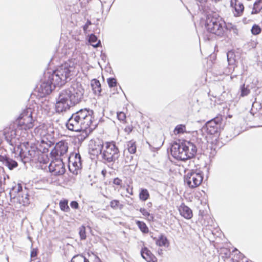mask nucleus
<instances>
[{"label": "nucleus", "instance_id": "nucleus-1", "mask_svg": "<svg viewBox=\"0 0 262 262\" xmlns=\"http://www.w3.org/2000/svg\"><path fill=\"white\" fill-rule=\"evenodd\" d=\"M78 72L77 59H69L58 67L52 73L46 74L48 80L40 84L38 88V92L43 96L50 94L56 86H60L64 84L68 79H71L72 77L76 75Z\"/></svg>", "mask_w": 262, "mask_h": 262}, {"label": "nucleus", "instance_id": "nucleus-2", "mask_svg": "<svg viewBox=\"0 0 262 262\" xmlns=\"http://www.w3.org/2000/svg\"><path fill=\"white\" fill-rule=\"evenodd\" d=\"M84 93L83 86L78 82H73L69 88L62 90L56 99V112H66L71 107L80 103L83 98Z\"/></svg>", "mask_w": 262, "mask_h": 262}, {"label": "nucleus", "instance_id": "nucleus-3", "mask_svg": "<svg viewBox=\"0 0 262 262\" xmlns=\"http://www.w3.org/2000/svg\"><path fill=\"white\" fill-rule=\"evenodd\" d=\"M92 116L86 109L73 114L68 119L66 126L69 130L76 132L85 130L92 123Z\"/></svg>", "mask_w": 262, "mask_h": 262}, {"label": "nucleus", "instance_id": "nucleus-4", "mask_svg": "<svg viewBox=\"0 0 262 262\" xmlns=\"http://www.w3.org/2000/svg\"><path fill=\"white\" fill-rule=\"evenodd\" d=\"M196 146L190 141L186 140L179 143H173L171 147L172 157L179 160L185 161L193 158L196 154Z\"/></svg>", "mask_w": 262, "mask_h": 262}, {"label": "nucleus", "instance_id": "nucleus-5", "mask_svg": "<svg viewBox=\"0 0 262 262\" xmlns=\"http://www.w3.org/2000/svg\"><path fill=\"white\" fill-rule=\"evenodd\" d=\"M205 27L208 32L222 36L226 29V23L220 16H210L206 19Z\"/></svg>", "mask_w": 262, "mask_h": 262}, {"label": "nucleus", "instance_id": "nucleus-6", "mask_svg": "<svg viewBox=\"0 0 262 262\" xmlns=\"http://www.w3.org/2000/svg\"><path fill=\"white\" fill-rule=\"evenodd\" d=\"M21 150L19 156L24 163L38 159L41 149L38 150L35 145L30 146L29 142H24L20 145Z\"/></svg>", "mask_w": 262, "mask_h": 262}, {"label": "nucleus", "instance_id": "nucleus-7", "mask_svg": "<svg viewBox=\"0 0 262 262\" xmlns=\"http://www.w3.org/2000/svg\"><path fill=\"white\" fill-rule=\"evenodd\" d=\"M119 150L113 142H106L104 144L102 158L104 163L113 164L119 157Z\"/></svg>", "mask_w": 262, "mask_h": 262}, {"label": "nucleus", "instance_id": "nucleus-8", "mask_svg": "<svg viewBox=\"0 0 262 262\" xmlns=\"http://www.w3.org/2000/svg\"><path fill=\"white\" fill-rule=\"evenodd\" d=\"M33 121L32 109L29 107L27 108L23 112L14 123L17 126V128L20 129L23 132V130H26L33 127Z\"/></svg>", "mask_w": 262, "mask_h": 262}, {"label": "nucleus", "instance_id": "nucleus-9", "mask_svg": "<svg viewBox=\"0 0 262 262\" xmlns=\"http://www.w3.org/2000/svg\"><path fill=\"white\" fill-rule=\"evenodd\" d=\"M23 132L17 128L15 123L11 124L9 127L5 129L4 134L7 141L12 146H19L20 144L19 137H24Z\"/></svg>", "mask_w": 262, "mask_h": 262}, {"label": "nucleus", "instance_id": "nucleus-10", "mask_svg": "<svg viewBox=\"0 0 262 262\" xmlns=\"http://www.w3.org/2000/svg\"><path fill=\"white\" fill-rule=\"evenodd\" d=\"M184 182L190 188H195L200 186L203 180L202 172L189 171L184 176Z\"/></svg>", "mask_w": 262, "mask_h": 262}, {"label": "nucleus", "instance_id": "nucleus-11", "mask_svg": "<svg viewBox=\"0 0 262 262\" xmlns=\"http://www.w3.org/2000/svg\"><path fill=\"white\" fill-rule=\"evenodd\" d=\"M50 171L54 176L63 174L66 171L65 166L62 159L52 161L49 166Z\"/></svg>", "mask_w": 262, "mask_h": 262}, {"label": "nucleus", "instance_id": "nucleus-12", "mask_svg": "<svg viewBox=\"0 0 262 262\" xmlns=\"http://www.w3.org/2000/svg\"><path fill=\"white\" fill-rule=\"evenodd\" d=\"M104 147L103 142L99 139L91 140L89 144V153L94 156L102 154V149Z\"/></svg>", "mask_w": 262, "mask_h": 262}, {"label": "nucleus", "instance_id": "nucleus-13", "mask_svg": "<svg viewBox=\"0 0 262 262\" xmlns=\"http://www.w3.org/2000/svg\"><path fill=\"white\" fill-rule=\"evenodd\" d=\"M222 117L217 116L206 123V130L208 134L214 135L218 133L222 123Z\"/></svg>", "mask_w": 262, "mask_h": 262}, {"label": "nucleus", "instance_id": "nucleus-14", "mask_svg": "<svg viewBox=\"0 0 262 262\" xmlns=\"http://www.w3.org/2000/svg\"><path fill=\"white\" fill-rule=\"evenodd\" d=\"M68 150V143L61 141L56 144L54 149L51 152V155L54 157L64 156L67 154Z\"/></svg>", "mask_w": 262, "mask_h": 262}, {"label": "nucleus", "instance_id": "nucleus-15", "mask_svg": "<svg viewBox=\"0 0 262 262\" xmlns=\"http://www.w3.org/2000/svg\"><path fill=\"white\" fill-rule=\"evenodd\" d=\"M0 163L7 167L9 170H13L18 166L16 161L6 156L0 155Z\"/></svg>", "mask_w": 262, "mask_h": 262}, {"label": "nucleus", "instance_id": "nucleus-16", "mask_svg": "<svg viewBox=\"0 0 262 262\" xmlns=\"http://www.w3.org/2000/svg\"><path fill=\"white\" fill-rule=\"evenodd\" d=\"M231 6L235 10V12H234V16H238L242 14L244 7L241 2L238 0H231Z\"/></svg>", "mask_w": 262, "mask_h": 262}, {"label": "nucleus", "instance_id": "nucleus-17", "mask_svg": "<svg viewBox=\"0 0 262 262\" xmlns=\"http://www.w3.org/2000/svg\"><path fill=\"white\" fill-rule=\"evenodd\" d=\"M123 156L124 158V161L128 166H131L135 169L137 166V163L136 161L134 160V156L132 154L126 152V150L125 149L123 151Z\"/></svg>", "mask_w": 262, "mask_h": 262}, {"label": "nucleus", "instance_id": "nucleus-18", "mask_svg": "<svg viewBox=\"0 0 262 262\" xmlns=\"http://www.w3.org/2000/svg\"><path fill=\"white\" fill-rule=\"evenodd\" d=\"M142 257L147 262H156L157 259L156 257L151 253V252L147 248L144 247L141 251Z\"/></svg>", "mask_w": 262, "mask_h": 262}, {"label": "nucleus", "instance_id": "nucleus-19", "mask_svg": "<svg viewBox=\"0 0 262 262\" xmlns=\"http://www.w3.org/2000/svg\"><path fill=\"white\" fill-rule=\"evenodd\" d=\"M179 211L180 214L185 219H190L193 216L191 209L184 204L180 206Z\"/></svg>", "mask_w": 262, "mask_h": 262}, {"label": "nucleus", "instance_id": "nucleus-20", "mask_svg": "<svg viewBox=\"0 0 262 262\" xmlns=\"http://www.w3.org/2000/svg\"><path fill=\"white\" fill-rule=\"evenodd\" d=\"M46 126L43 125H39L34 129L32 136L40 137L41 139L46 137L47 134Z\"/></svg>", "mask_w": 262, "mask_h": 262}, {"label": "nucleus", "instance_id": "nucleus-21", "mask_svg": "<svg viewBox=\"0 0 262 262\" xmlns=\"http://www.w3.org/2000/svg\"><path fill=\"white\" fill-rule=\"evenodd\" d=\"M54 144V143L49 140L47 137L40 139V146L42 148V152L48 151L49 148Z\"/></svg>", "mask_w": 262, "mask_h": 262}, {"label": "nucleus", "instance_id": "nucleus-22", "mask_svg": "<svg viewBox=\"0 0 262 262\" xmlns=\"http://www.w3.org/2000/svg\"><path fill=\"white\" fill-rule=\"evenodd\" d=\"M91 85L94 93L96 95H99L101 91L99 81L94 79L91 81Z\"/></svg>", "mask_w": 262, "mask_h": 262}, {"label": "nucleus", "instance_id": "nucleus-23", "mask_svg": "<svg viewBox=\"0 0 262 262\" xmlns=\"http://www.w3.org/2000/svg\"><path fill=\"white\" fill-rule=\"evenodd\" d=\"M17 199L19 203L24 206L27 205L30 203L29 195L26 193L22 195L19 193Z\"/></svg>", "mask_w": 262, "mask_h": 262}, {"label": "nucleus", "instance_id": "nucleus-24", "mask_svg": "<svg viewBox=\"0 0 262 262\" xmlns=\"http://www.w3.org/2000/svg\"><path fill=\"white\" fill-rule=\"evenodd\" d=\"M126 152L134 154L136 152V142L133 140L129 141L126 144Z\"/></svg>", "mask_w": 262, "mask_h": 262}, {"label": "nucleus", "instance_id": "nucleus-25", "mask_svg": "<svg viewBox=\"0 0 262 262\" xmlns=\"http://www.w3.org/2000/svg\"><path fill=\"white\" fill-rule=\"evenodd\" d=\"M262 9V0H256L253 5L252 14H257Z\"/></svg>", "mask_w": 262, "mask_h": 262}, {"label": "nucleus", "instance_id": "nucleus-26", "mask_svg": "<svg viewBox=\"0 0 262 262\" xmlns=\"http://www.w3.org/2000/svg\"><path fill=\"white\" fill-rule=\"evenodd\" d=\"M156 244L160 247L168 246V244L167 238L163 235H161L159 239L156 241Z\"/></svg>", "mask_w": 262, "mask_h": 262}, {"label": "nucleus", "instance_id": "nucleus-27", "mask_svg": "<svg viewBox=\"0 0 262 262\" xmlns=\"http://www.w3.org/2000/svg\"><path fill=\"white\" fill-rule=\"evenodd\" d=\"M71 262H89V261L83 255L77 254L73 257Z\"/></svg>", "mask_w": 262, "mask_h": 262}, {"label": "nucleus", "instance_id": "nucleus-28", "mask_svg": "<svg viewBox=\"0 0 262 262\" xmlns=\"http://www.w3.org/2000/svg\"><path fill=\"white\" fill-rule=\"evenodd\" d=\"M149 196V194L146 189H142L139 193V198L143 201H146Z\"/></svg>", "mask_w": 262, "mask_h": 262}, {"label": "nucleus", "instance_id": "nucleus-29", "mask_svg": "<svg viewBox=\"0 0 262 262\" xmlns=\"http://www.w3.org/2000/svg\"><path fill=\"white\" fill-rule=\"evenodd\" d=\"M97 37L94 34H91L89 37V42L91 43V45L93 47H98L100 45V41L99 40L98 42H97Z\"/></svg>", "mask_w": 262, "mask_h": 262}, {"label": "nucleus", "instance_id": "nucleus-30", "mask_svg": "<svg viewBox=\"0 0 262 262\" xmlns=\"http://www.w3.org/2000/svg\"><path fill=\"white\" fill-rule=\"evenodd\" d=\"M186 132V126L183 124L178 125L174 129V133L175 135L183 134Z\"/></svg>", "mask_w": 262, "mask_h": 262}, {"label": "nucleus", "instance_id": "nucleus-31", "mask_svg": "<svg viewBox=\"0 0 262 262\" xmlns=\"http://www.w3.org/2000/svg\"><path fill=\"white\" fill-rule=\"evenodd\" d=\"M136 224L143 233H146L148 232V228L144 222L138 221L136 222Z\"/></svg>", "mask_w": 262, "mask_h": 262}, {"label": "nucleus", "instance_id": "nucleus-32", "mask_svg": "<svg viewBox=\"0 0 262 262\" xmlns=\"http://www.w3.org/2000/svg\"><path fill=\"white\" fill-rule=\"evenodd\" d=\"M67 200L61 201L59 203V206L61 210L64 212H69L70 210L68 205Z\"/></svg>", "mask_w": 262, "mask_h": 262}, {"label": "nucleus", "instance_id": "nucleus-33", "mask_svg": "<svg viewBox=\"0 0 262 262\" xmlns=\"http://www.w3.org/2000/svg\"><path fill=\"white\" fill-rule=\"evenodd\" d=\"M6 178L9 179V176L7 175H4L3 177L0 176V193H2L5 191V185Z\"/></svg>", "mask_w": 262, "mask_h": 262}, {"label": "nucleus", "instance_id": "nucleus-34", "mask_svg": "<svg viewBox=\"0 0 262 262\" xmlns=\"http://www.w3.org/2000/svg\"><path fill=\"white\" fill-rule=\"evenodd\" d=\"M110 206L114 209H121L123 207V205L120 204L118 200H114L110 202Z\"/></svg>", "mask_w": 262, "mask_h": 262}, {"label": "nucleus", "instance_id": "nucleus-35", "mask_svg": "<svg viewBox=\"0 0 262 262\" xmlns=\"http://www.w3.org/2000/svg\"><path fill=\"white\" fill-rule=\"evenodd\" d=\"M75 159V160L73 162V165L76 168H78L81 166V157L79 154H76Z\"/></svg>", "mask_w": 262, "mask_h": 262}, {"label": "nucleus", "instance_id": "nucleus-36", "mask_svg": "<svg viewBox=\"0 0 262 262\" xmlns=\"http://www.w3.org/2000/svg\"><path fill=\"white\" fill-rule=\"evenodd\" d=\"M140 211L144 216L147 217L148 221H153L154 216L150 214L146 209L141 208Z\"/></svg>", "mask_w": 262, "mask_h": 262}, {"label": "nucleus", "instance_id": "nucleus-37", "mask_svg": "<svg viewBox=\"0 0 262 262\" xmlns=\"http://www.w3.org/2000/svg\"><path fill=\"white\" fill-rule=\"evenodd\" d=\"M51 104L49 102H46L43 103V104L41 105V108L44 111V113L46 114H48L51 110Z\"/></svg>", "mask_w": 262, "mask_h": 262}, {"label": "nucleus", "instance_id": "nucleus-38", "mask_svg": "<svg viewBox=\"0 0 262 262\" xmlns=\"http://www.w3.org/2000/svg\"><path fill=\"white\" fill-rule=\"evenodd\" d=\"M261 32V29L258 25H254L251 29V32L253 35H258Z\"/></svg>", "mask_w": 262, "mask_h": 262}, {"label": "nucleus", "instance_id": "nucleus-39", "mask_svg": "<svg viewBox=\"0 0 262 262\" xmlns=\"http://www.w3.org/2000/svg\"><path fill=\"white\" fill-rule=\"evenodd\" d=\"M79 233L81 239L86 238L85 228L84 226H81L79 228Z\"/></svg>", "mask_w": 262, "mask_h": 262}, {"label": "nucleus", "instance_id": "nucleus-40", "mask_svg": "<svg viewBox=\"0 0 262 262\" xmlns=\"http://www.w3.org/2000/svg\"><path fill=\"white\" fill-rule=\"evenodd\" d=\"M233 56V53L231 52H229L227 54V59L229 64H233L235 62V60L232 56Z\"/></svg>", "mask_w": 262, "mask_h": 262}, {"label": "nucleus", "instance_id": "nucleus-41", "mask_svg": "<svg viewBox=\"0 0 262 262\" xmlns=\"http://www.w3.org/2000/svg\"><path fill=\"white\" fill-rule=\"evenodd\" d=\"M107 81L110 88L114 87L117 84L116 80L114 78H108Z\"/></svg>", "mask_w": 262, "mask_h": 262}, {"label": "nucleus", "instance_id": "nucleus-42", "mask_svg": "<svg viewBox=\"0 0 262 262\" xmlns=\"http://www.w3.org/2000/svg\"><path fill=\"white\" fill-rule=\"evenodd\" d=\"M117 117L119 120L124 121L126 118V115L123 112H119L117 113Z\"/></svg>", "mask_w": 262, "mask_h": 262}, {"label": "nucleus", "instance_id": "nucleus-43", "mask_svg": "<svg viewBox=\"0 0 262 262\" xmlns=\"http://www.w3.org/2000/svg\"><path fill=\"white\" fill-rule=\"evenodd\" d=\"M37 255V250L36 249H33L31 252V260L32 261Z\"/></svg>", "mask_w": 262, "mask_h": 262}, {"label": "nucleus", "instance_id": "nucleus-44", "mask_svg": "<svg viewBox=\"0 0 262 262\" xmlns=\"http://www.w3.org/2000/svg\"><path fill=\"white\" fill-rule=\"evenodd\" d=\"M96 216L97 217L99 218V219H102V218H107L105 214L104 213V212H97L96 214Z\"/></svg>", "mask_w": 262, "mask_h": 262}, {"label": "nucleus", "instance_id": "nucleus-45", "mask_svg": "<svg viewBox=\"0 0 262 262\" xmlns=\"http://www.w3.org/2000/svg\"><path fill=\"white\" fill-rule=\"evenodd\" d=\"M70 206L72 208L78 209L79 207L78 203L75 201H72L70 203Z\"/></svg>", "mask_w": 262, "mask_h": 262}, {"label": "nucleus", "instance_id": "nucleus-46", "mask_svg": "<svg viewBox=\"0 0 262 262\" xmlns=\"http://www.w3.org/2000/svg\"><path fill=\"white\" fill-rule=\"evenodd\" d=\"M249 90L246 88H243L242 89L241 95L242 96H247L249 93Z\"/></svg>", "mask_w": 262, "mask_h": 262}, {"label": "nucleus", "instance_id": "nucleus-47", "mask_svg": "<svg viewBox=\"0 0 262 262\" xmlns=\"http://www.w3.org/2000/svg\"><path fill=\"white\" fill-rule=\"evenodd\" d=\"M113 183L115 185L120 186L121 185L122 183V180L118 178H116L114 179L113 180Z\"/></svg>", "mask_w": 262, "mask_h": 262}, {"label": "nucleus", "instance_id": "nucleus-48", "mask_svg": "<svg viewBox=\"0 0 262 262\" xmlns=\"http://www.w3.org/2000/svg\"><path fill=\"white\" fill-rule=\"evenodd\" d=\"M91 25V21H90V20H88V21H86V24H85L84 25V26H83V30H84V31H86V30L88 29V27H89V25Z\"/></svg>", "mask_w": 262, "mask_h": 262}, {"label": "nucleus", "instance_id": "nucleus-49", "mask_svg": "<svg viewBox=\"0 0 262 262\" xmlns=\"http://www.w3.org/2000/svg\"><path fill=\"white\" fill-rule=\"evenodd\" d=\"M17 189L18 192H19L20 190L22 189L21 186L20 185H18V186H17Z\"/></svg>", "mask_w": 262, "mask_h": 262}, {"label": "nucleus", "instance_id": "nucleus-50", "mask_svg": "<svg viewBox=\"0 0 262 262\" xmlns=\"http://www.w3.org/2000/svg\"><path fill=\"white\" fill-rule=\"evenodd\" d=\"M96 259L99 262H100V259L98 257H97Z\"/></svg>", "mask_w": 262, "mask_h": 262}]
</instances>
